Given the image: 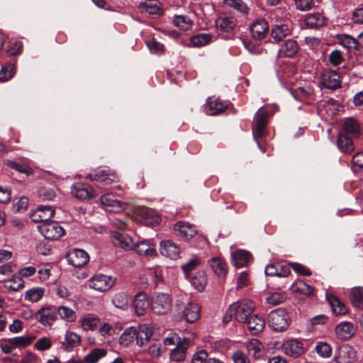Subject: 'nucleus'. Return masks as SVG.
Here are the masks:
<instances>
[{"instance_id":"obj_1","label":"nucleus","mask_w":363,"mask_h":363,"mask_svg":"<svg viewBox=\"0 0 363 363\" xmlns=\"http://www.w3.org/2000/svg\"><path fill=\"white\" fill-rule=\"evenodd\" d=\"M267 321L269 326L273 330L282 332L289 328L291 320L286 311L284 308H279L269 313Z\"/></svg>"},{"instance_id":"obj_2","label":"nucleus","mask_w":363,"mask_h":363,"mask_svg":"<svg viewBox=\"0 0 363 363\" xmlns=\"http://www.w3.org/2000/svg\"><path fill=\"white\" fill-rule=\"evenodd\" d=\"M34 337L30 335L17 336L11 338H1L0 339V348L3 353L11 354L14 350L23 349L30 345Z\"/></svg>"},{"instance_id":"obj_3","label":"nucleus","mask_w":363,"mask_h":363,"mask_svg":"<svg viewBox=\"0 0 363 363\" xmlns=\"http://www.w3.org/2000/svg\"><path fill=\"white\" fill-rule=\"evenodd\" d=\"M255 304L250 299H243L230 305V311H234V318L239 323H244L252 315Z\"/></svg>"},{"instance_id":"obj_4","label":"nucleus","mask_w":363,"mask_h":363,"mask_svg":"<svg viewBox=\"0 0 363 363\" xmlns=\"http://www.w3.org/2000/svg\"><path fill=\"white\" fill-rule=\"evenodd\" d=\"M172 306V298L167 293H155L151 298V309L155 314L161 315L167 313Z\"/></svg>"},{"instance_id":"obj_5","label":"nucleus","mask_w":363,"mask_h":363,"mask_svg":"<svg viewBox=\"0 0 363 363\" xmlns=\"http://www.w3.org/2000/svg\"><path fill=\"white\" fill-rule=\"evenodd\" d=\"M40 233L47 240H55L60 239L65 233L64 228L58 222L50 220L38 226Z\"/></svg>"},{"instance_id":"obj_6","label":"nucleus","mask_w":363,"mask_h":363,"mask_svg":"<svg viewBox=\"0 0 363 363\" xmlns=\"http://www.w3.org/2000/svg\"><path fill=\"white\" fill-rule=\"evenodd\" d=\"M116 279L110 275L96 274L89 280V286L97 291L105 292L112 288Z\"/></svg>"},{"instance_id":"obj_7","label":"nucleus","mask_w":363,"mask_h":363,"mask_svg":"<svg viewBox=\"0 0 363 363\" xmlns=\"http://www.w3.org/2000/svg\"><path fill=\"white\" fill-rule=\"evenodd\" d=\"M86 179L104 182L105 184H111L119 181L118 176L115 171L108 169L101 170H91L85 177Z\"/></svg>"},{"instance_id":"obj_8","label":"nucleus","mask_w":363,"mask_h":363,"mask_svg":"<svg viewBox=\"0 0 363 363\" xmlns=\"http://www.w3.org/2000/svg\"><path fill=\"white\" fill-rule=\"evenodd\" d=\"M333 360L336 363H354L357 360L356 351L348 344L340 345L335 349Z\"/></svg>"},{"instance_id":"obj_9","label":"nucleus","mask_w":363,"mask_h":363,"mask_svg":"<svg viewBox=\"0 0 363 363\" xmlns=\"http://www.w3.org/2000/svg\"><path fill=\"white\" fill-rule=\"evenodd\" d=\"M35 319L43 326H51L57 319L56 307L43 306L35 313Z\"/></svg>"},{"instance_id":"obj_10","label":"nucleus","mask_w":363,"mask_h":363,"mask_svg":"<svg viewBox=\"0 0 363 363\" xmlns=\"http://www.w3.org/2000/svg\"><path fill=\"white\" fill-rule=\"evenodd\" d=\"M140 284L143 287L146 288L150 286L155 289L159 286L160 284H163V274L162 271L159 267L150 269L143 277L140 279Z\"/></svg>"},{"instance_id":"obj_11","label":"nucleus","mask_w":363,"mask_h":363,"mask_svg":"<svg viewBox=\"0 0 363 363\" xmlns=\"http://www.w3.org/2000/svg\"><path fill=\"white\" fill-rule=\"evenodd\" d=\"M340 75L338 72L327 69L320 76V84L321 87L329 89H337L341 86Z\"/></svg>"},{"instance_id":"obj_12","label":"nucleus","mask_w":363,"mask_h":363,"mask_svg":"<svg viewBox=\"0 0 363 363\" xmlns=\"http://www.w3.org/2000/svg\"><path fill=\"white\" fill-rule=\"evenodd\" d=\"M71 193L73 196L79 200H87L96 196L93 188L88 184L74 183L72 186Z\"/></svg>"},{"instance_id":"obj_13","label":"nucleus","mask_w":363,"mask_h":363,"mask_svg":"<svg viewBox=\"0 0 363 363\" xmlns=\"http://www.w3.org/2000/svg\"><path fill=\"white\" fill-rule=\"evenodd\" d=\"M281 350L285 354L296 358L304 353L303 344L297 339L288 340L281 345Z\"/></svg>"},{"instance_id":"obj_14","label":"nucleus","mask_w":363,"mask_h":363,"mask_svg":"<svg viewBox=\"0 0 363 363\" xmlns=\"http://www.w3.org/2000/svg\"><path fill=\"white\" fill-rule=\"evenodd\" d=\"M151 304L148 295L143 291L137 293L133 300V307L135 315L138 316L144 315Z\"/></svg>"},{"instance_id":"obj_15","label":"nucleus","mask_w":363,"mask_h":363,"mask_svg":"<svg viewBox=\"0 0 363 363\" xmlns=\"http://www.w3.org/2000/svg\"><path fill=\"white\" fill-rule=\"evenodd\" d=\"M67 262L74 267H82L89 261L88 253L80 249H74L67 255Z\"/></svg>"},{"instance_id":"obj_16","label":"nucleus","mask_w":363,"mask_h":363,"mask_svg":"<svg viewBox=\"0 0 363 363\" xmlns=\"http://www.w3.org/2000/svg\"><path fill=\"white\" fill-rule=\"evenodd\" d=\"M101 204L106 208V210L113 213H118L126 208V203L115 199L111 194H106L101 196Z\"/></svg>"},{"instance_id":"obj_17","label":"nucleus","mask_w":363,"mask_h":363,"mask_svg":"<svg viewBox=\"0 0 363 363\" xmlns=\"http://www.w3.org/2000/svg\"><path fill=\"white\" fill-rule=\"evenodd\" d=\"M55 210L48 206H40L30 215V218L34 223L43 224L48 222L55 216Z\"/></svg>"},{"instance_id":"obj_18","label":"nucleus","mask_w":363,"mask_h":363,"mask_svg":"<svg viewBox=\"0 0 363 363\" xmlns=\"http://www.w3.org/2000/svg\"><path fill=\"white\" fill-rule=\"evenodd\" d=\"M269 31V25L264 19H257L250 26L251 35L254 39L262 40L264 38Z\"/></svg>"},{"instance_id":"obj_19","label":"nucleus","mask_w":363,"mask_h":363,"mask_svg":"<svg viewBox=\"0 0 363 363\" xmlns=\"http://www.w3.org/2000/svg\"><path fill=\"white\" fill-rule=\"evenodd\" d=\"M152 335V330L147 323L141 324L136 328L135 340L140 347L147 345Z\"/></svg>"},{"instance_id":"obj_20","label":"nucleus","mask_w":363,"mask_h":363,"mask_svg":"<svg viewBox=\"0 0 363 363\" xmlns=\"http://www.w3.org/2000/svg\"><path fill=\"white\" fill-rule=\"evenodd\" d=\"M226 108L227 104L225 102L214 96L208 97L205 104V111L212 116L222 113Z\"/></svg>"},{"instance_id":"obj_21","label":"nucleus","mask_w":363,"mask_h":363,"mask_svg":"<svg viewBox=\"0 0 363 363\" xmlns=\"http://www.w3.org/2000/svg\"><path fill=\"white\" fill-rule=\"evenodd\" d=\"M189 346V340L187 338H184L182 342H179L176 347L171 351L170 359L175 362L184 361Z\"/></svg>"},{"instance_id":"obj_22","label":"nucleus","mask_w":363,"mask_h":363,"mask_svg":"<svg viewBox=\"0 0 363 363\" xmlns=\"http://www.w3.org/2000/svg\"><path fill=\"white\" fill-rule=\"evenodd\" d=\"M182 318L188 323H194L200 315V307L196 303H188L182 309Z\"/></svg>"},{"instance_id":"obj_23","label":"nucleus","mask_w":363,"mask_h":363,"mask_svg":"<svg viewBox=\"0 0 363 363\" xmlns=\"http://www.w3.org/2000/svg\"><path fill=\"white\" fill-rule=\"evenodd\" d=\"M112 238L114 245L126 250H133L134 242L128 234L115 232L112 234Z\"/></svg>"},{"instance_id":"obj_24","label":"nucleus","mask_w":363,"mask_h":363,"mask_svg":"<svg viewBox=\"0 0 363 363\" xmlns=\"http://www.w3.org/2000/svg\"><path fill=\"white\" fill-rule=\"evenodd\" d=\"M291 27L289 23H277L272 28L271 35L275 41L279 42L291 35Z\"/></svg>"},{"instance_id":"obj_25","label":"nucleus","mask_w":363,"mask_h":363,"mask_svg":"<svg viewBox=\"0 0 363 363\" xmlns=\"http://www.w3.org/2000/svg\"><path fill=\"white\" fill-rule=\"evenodd\" d=\"M299 46L294 40H288L283 43L279 50V57H294L298 52Z\"/></svg>"},{"instance_id":"obj_26","label":"nucleus","mask_w":363,"mask_h":363,"mask_svg":"<svg viewBox=\"0 0 363 363\" xmlns=\"http://www.w3.org/2000/svg\"><path fill=\"white\" fill-rule=\"evenodd\" d=\"M174 228L180 236L187 240L192 238L197 233L196 227L189 223L178 221Z\"/></svg>"},{"instance_id":"obj_27","label":"nucleus","mask_w":363,"mask_h":363,"mask_svg":"<svg viewBox=\"0 0 363 363\" xmlns=\"http://www.w3.org/2000/svg\"><path fill=\"white\" fill-rule=\"evenodd\" d=\"M355 333L354 325L350 322H342L335 328V333L337 338L347 340L352 337Z\"/></svg>"},{"instance_id":"obj_28","label":"nucleus","mask_w":363,"mask_h":363,"mask_svg":"<svg viewBox=\"0 0 363 363\" xmlns=\"http://www.w3.org/2000/svg\"><path fill=\"white\" fill-rule=\"evenodd\" d=\"M247 329L251 332L252 334L256 335L262 332L265 325V320L263 318L258 315H251L246 322Z\"/></svg>"},{"instance_id":"obj_29","label":"nucleus","mask_w":363,"mask_h":363,"mask_svg":"<svg viewBox=\"0 0 363 363\" xmlns=\"http://www.w3.org/2000/svg\"><path fill=\"white\" fill-rule=\"evenodd\" d=\"M131 296L125 291H119L116 293L112 299V303L118 309L125 311L130 306Z\"/></svg>"},{"instance_id":"obj_30","label":"nucleus","mask_w":363,"mask_h":363,"mask_svg":"<svg viewBox=\"0 0 363 363\" xmlns=\"http://www.w3.org/2000/svg\"><path fill=\"white\" fill-rule=\"evenodd\" d=\"M160 252L163 256L176 259L179 256V248L170 240L162 241L160 243Z\"/></svg>"},{"instance_id":"obj_31","label":"nucleus","mask_w":363,"mask_h":363,"mask_svg":"<svg viewBox=\"0 0 363 363\" xmlns=\"http://www.w3.org/2000/svg\"><path fill=\"white\" fill-rule=\"evenodd\" d=\"M265 274L267 276L286 277L290 274L289 265H283L280 263L268 264L265 267Z\"/></svg>"},{"instance_id":"obj_32","label":"nucleus","mask_w":363,"mask_h":363,"mask_svg":"<svg viewBox=\"0 0 363 363\" xmlns=\"http://www.w3.org/2000/svg\"><path fill=\"white\" fill-rule=\"evenodd\" d=\"M326 298L329 302L333 311L337 315H345L348 312L347 307L345 303L342 302L337 297L335 296L333 294H326Z\"/></svg>"},{"instance_id":"obj_33","label":"nucleus","mask_w":363,"mask_h":363,"mask_svg":"<svg viewBox=\"0 0 363 363\" xmlns=\"http://www.w3.org/2000/svg\"><path fill=\"white\" fill-rule=\"evenodd\" d=\"M139 9L142 12L151 15H160L162 13V4L157 0H147L142 2L139 5Z\"/></svg>"},{"instance_id":"obj_34","label":"nucleus","mask_w":363,"mask_h":363,"mask_svg":"<svg viewBox=\"0 0 363 363\" xmlns=\"http://www.w3.org/2000/svg\"><path fill=\"white\" fill-rule=\"evenodd\" d=\"M208 264L217 276L225 277L227 274L228 265L221 258L213 257L208 260Z\"/></svg>"},{"instance_id":"obj_35","label":"nucleus","mask_w":363,"mask_h":363,"mask_svg":"<svg viewBox=\"0 0 363 363\" xmlns=\"http://www.w3.org/2000/svg\"><path fill=\"white\" fill-rule=\"evenodd\" d=\"M191 285L199 291H203L207 284V277L203 271H198L195 274L187 277Z\"/></svg>"},{"instance_id":"obj_36","label":"nucleus","mask_w":363,"mask_h":363,"mask_svg":"<svg viewBox=\"0 0 363 363\" xmlns=\"http://www.w3.org/2000/svg\"><path fill=\"white\" fill-rule=\"evenodd\" d=\"M267 123V115L265 113H260L256 116V125L253 129L254 138L258 139L264 134L265 127Z\"/></svg>"},{"instance_id":"obj_37","label":"nucleus","mask_w":363,"mask_h":363,"mask_svg":"<svg viewBox=\"0 0 363 363\" xmlns=\"http://www.w3.org/2000/svg\"><path fill=\"white\" fill-rule=\"evenodd\" d=\"M133 250L138 255L144 256H153L156 253L154 245L147 240L141 241L136 245L134 243Z\"/></svg>"},{"instance_id":"obj_38","label":"nucleus","mask_w":363,"mask_h":363,"mask_svg":"<svg viewBox=\"0 0 363 363\" xmlns=\"http://www.w3.org/2000/svg\"><path fill=\"white\" fill-rule=\"evenodd\" d=\"M250 257L251 255L248 252L238 250L233 253L232 262L237 268H240L247 264Z\"/></svg>"},{"instance_id":"obj_39","label":"nucleus","mask_w":363,"mask_h":363,"mask_svg":"<svg viewBox=\"0 0 363 363\" xmlns=\"http://www.w3.org/2000/svg\"><path fill=\"white\" fill-rule=\"evenodd\" d=\"M80 342L81 337L79 335L72 331H67L65 336V341L62 343V346L64 350L70 351L78 345Z\"/></svg>"},{"instance_id":"obj_40","label":"nucleus","mask_w":363,"mask_h":363,"mask_svg":"<svg viewBox=\"0 0 363 363\" xmlns=\"http://www.w3.org/2000/svg\"><path fill=\"white\" fill-rule=\"evenodd\" d=\"M56 312L60 318L66 322L72 323L77 319L76 312L68 306H60L56 307Z\"/></svg>"},{"instance_id":"obj_41","label":"nucleus","mask_w":363,"mask_h":363,"mask_svg":"<svg viewBox=\"0 0 363 363\" xmlns=\"http://www.w3.org/2000/svg\"><path fill=\"white\" fill-rule=\"evenodd\" d=\"M246 348L250 353H252L255 359L262 357L263 345L257 339L253 338L246 343Z\"/></svg>"},{"instance_id":"obj_42","label":"nucleus","mask_w":363,"mask_h":363,"mask_svg":"<svg viewBox=\"0 0 363 363\" xmlns=\"http://www.w3.org/2000/svg\"><path fill=\"white\" fill-rule=\"evenodd\" d=\"M6 164L10 168L17 171L19 173L30 176L33 174V169L28 164L23 162H16L12 160H6Z\"/></svg>"},{"instance_id":"obj_43","label":"nucleus","mask_w":363,"mask_h":363,"mask_svg":"<svg viewBox=\"0 0 363 363\" xmlns=\"http://www.w3.org/2000/svg\"><path fill=\"white\" fill-rule=\"evenodd\" d=\"M45 294V289L42 287H33L28 290L24 298L31 303H35L40 301Z\"/></svg>"},{"instance_id":"obj_44","label":"nucleus","mask_w":363,"mask_h":363,"mask_svg":"<svg viewBox=\"0 0 363 363\" xmlns=\"http://www.w3.org/2000/svg\"><path fill=\"white\" fill-rule=\"evenodd\" d=\"M336 39L340 45L347 49L357 48V40L350 35L338 34L336 35Z\"/></svg>"},{"instance_id":"obj_45","label":"nucleus","mask_w":363,"mask_h":363,"mask_svg":"<svg viewBox=\"0 0 363 363\" xmlns=\"http://www.w3.org/2000/svg\"><path fill=\"white\" fill-rule=\"evenodd\" d=\"M350 301L354 307L363 310V287H354L352 289Z\"/></svg>"},{"instance_id":"obj_46","label":"nucleus","mask_w":363,"mask_h":363,"mask_svg":"<svg viewBox=\"0 0 363 363\" xmlns=\"http://www.w3.org/2000/svg\"><path fill=\"white\" fill-rule=\"evenodd\" d=\"M337 145L339 149L345 153H350L354 149L352 140L344 134L339 135L337 138Z\"/></svg>"},{"instance_id":"obj_47","label":"nucleus","mask_w":363,"mask_h":363,"mask_svg":"<svg viewBox=\"0 0 363 363\" xmlns=\"http://www.w3.org/2000/svg\"><path fill=\"white\" fill-rule=\"evenodd\" d=\"M174 25L182 30H189L191 28L194 22L186 16L178 15L173 20Z\"/></svg>"},{"instance_id":"obj_48","label":"nucleus","mask_w":363,"mask_h":363,"mask_svg":"<svg viewBox=\"0 0 363 363\" xmlns=\"http://www.w3.org/2000/svg\"><path fill=\"white\" fill-rule=\"evenodd\" d=\"M306 24L311 28H318L325 24V18L320 13H311L305 19Z\"/></svg>"},{"instance_id":"obj_49","label":"nucleus","mask_w":363,"mask_h":363,"mask_svg":"<svg viewBox=\"0 0 363 363\" xmlns=\"http://www.w3.org/2000/svg\"><path fill=\"white\" fill-rule=\"evenodd\" d=\"M136 328L129 327L127 328L121 334L119 342L123 346H128L135 339Z\"/></svg>"},{"instance_id":"obj_50","label":"nucleus","mask_w":363,"mask_h":363,"mask_svg":"<svg viewBox=\"0 0 363 363\" xmlns=\"http://www.w3.org/2000/svg\"><path fill=\"white\" fill-rule=\"evenodd\" d=\"M212 37L208 33H200L192 36L190 43L194 47H202L211 41Z\"/></svg>"},{"instance_id":"obj_51","label":"nucleus","mask_w":363,"mask_h":363,"mask_svg":"<svg viewBox=\"0 0 363 363\" xmlns=\"http://www.w3.org/2000/svg\"><path fill=\"white\" fill-rule=\"evenodd\" d=\"M216 25L221 30L225 32H230L233 30L235 23L232 18L230 17H219L216 21Z\"/></svg>"},{"instance_id":"obj_52","label":"nucleus","mask_w":363,"mask_h":363,"mask_svg":"<svg viewBox=\"0 0 363 363\" xmlns=\"http://www.w3.org/2000/svg\"><path fill=\"white\" fill-rule=\"evenodd\" d=\"M106 353L104 349H94L85 356L84 362L85 363H96L99 359L105 357Z\"/></svg>"},{"instance_id":"obj_53","label":"nucleus","mask_w":363,"mask_h":363,"mask_svg":"<svg viewBox=\"0 0 363 363\" xmlns=\"http://www.w3.org/2000/svg\"><path fill=\"white\" fill-rule=\"evenodd\" d=\"M224 4L241 13L247 14L249 12V8L242 0H224Z\"/></svg>"},{"instance_id":"obj_54","label":"nucleus","mask_w":363,"mask_h":363,"mask_svg":"<svg viewBox=\"0 0 363 363\" xmlns=\"http://www.w3.org/2000/svg\"><path fill=\"white\" fill-rule=\"evenodd\" d=\"M315 350L322 358L330 357L333 354L332 347L325 342H318L315 347Z\"/></svg>"},{"instance_id":"obj_55","label":"nucleus","mask_w":363,"mask_h":363,"mask_svg":"<svg viewBox=\"0 0 363 363\" xmlns=\"http://www.w3.org/2000/svg\"><path fill=\"white\" fill-rule=\"evenodd\" d=\"M16 72L15 66L12 64H6L1 67L0 71V81L7 82L11 79Z\"/></svg>"},{"instance_id":"obj_56","label":"nucleus","mask_w":363,"mask_h":363,"mask_svg":"<svg viewBox=\"0 0 363 363\" xmlns=\"http://www.w3.org/2000/svg\"><path fill=\"white\" fill-rule=\"evenodd\" d=\"M343 128L346 133L350 134H358L359 132V125L357 121L352 118L345 119Z\"/></svg>"},{"instance_id":"obj_57","label":"nucleus","mask_w":363,"mask_h":363,"mask_svg":"<svg viewBox=\"0 0 363 363\" xmlns=\"http://www.w3.org/2000/svg\"><path fill=\"white\" fill-rule=\"evenodd\" d=\"M100 323V319L96 317L85 318L81 320V325L85 330H94L96 329Z\"/></svg>"},{"instance_id":"obj_58","label":"nucleus","mask_w":363,"mask_h":363,"mask_svg":"<svg viewBox=\"0 0 363 363\" xmlns=\"http://www.w3.org/2000/svg\"><path fill=\"white\" fill-rule=\"evenodd\" d=\"M39 197L43 201H52L56 196L55 189L49 186H43L38 191Z\"/></svg>"},{"instance_id":"obj_59","label":"nucleus","mask_w":363,"mask_h":363,"mask_svg":"<svg viewBox=\"0 0 363 363\" xmlns=\"http://www.w3.org/2000/svg\"><path fill=\"white\" fill-rule=\"evenodd\" d=\"M231 358L233 363H250L248 356L240 350L233 352Z\"/></svg>"},{"instance_id":"obj_60","label":"nucleus","mask_w":363,"mask_h":363,"mask_svg":"<svg viewBox=\"0 0 363 363\" xmlns=\"http://www.w3.org/2000/svg\"><path fill=\"white\" fill-rule=\"evenodd\" d=\"M285 298L286 296L284 294L274 292L270 294L266 299L268 303L275 306L282 303Z\"/></svg>"},{"instance_id":"obj_61","label":"nucleus","mask_w":363,"mask_h":363,"mask_svg":"<svg viewBox=\"0 0 363 363\" xmlns=\"http://www.w3.org/2000/svg\"><path fill=\"white\" fill-rule=\"evenodd\" d=\"M8 283H11V284L6 285V287L13 291H18L24 286V281L20 277H14L9 280Z\"/></svg>"},{"instance_id":"obj_62","label":"nucleus","mask_w":363,"mask_h":363,"mask_svg":"<svg viewBox=\"0 0 363 363\" xmlns=\"http://www.w3.org/2000/svg\"><path fill=\"white\" fill-rule=\"evenodd\" d=\"M52 346V342L48 337H41L35 343V348L39 351L49 350Z\"/></svg>"},{"instance_id":"obj_63","label":"nucleus","mask_w":363,"mask_h":363,"mask_svg":"<svg viewBox=\"0 0 363 363\" xmlns=\"http://www.w3.org/2000/svg\"><path fill=\"white\" fill-rule=\"evenodd\" d=\"M343 60V57L342 52L335 50L330 52L329 55V62L333 66H338L340 65Z\"/></svg>"},{"instance_id":"obj_64","label":"nucleus","mask_w":363,"mask_h":363,"mask_svg":"<svg viewBox=\"0 0 363 363\" xmlns=\"http://www.w3.org/2000/svg\"><path fill=\"white\" fill-rule=\"evenodd\" d=\"M208 354L205 350H201L194 354L191 363H206Z\"/></svg>"}]
</instances>
